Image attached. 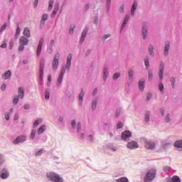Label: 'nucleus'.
Here are the masks:
<instances>
[{
	"mask_svg": "<svg viewBox=\"0 0 182 182\" xmlns=\"http://www.w3.org/2000/svg\"><path fill=\"white\" fill-rule=\"evenodd\" d=\"M47 177L53 182H63V179L53 172L47 173Z\"/></svg>",
	"mask_w": 182,
	"mask_h": 182,
	"instance_id": "1",
	"label": "nucleus"
},
{
	"mask_svg": "<svg viewBox=\"0 0 182 182\" xmlns=\"http://www.w3.org/2000/svg\"><path fill=\"white\" fill-rule=\"evenodd\" d=\"M156 177V170L151 169V171H148L144 181V182H150L153 181L154 180V178Z\"/></svg>",
	"mask_w": 182,
	"mask_h": 182,
	"instance_id": "2",
	"label": "nucleus"
},
{
	"mask_svg": "<svg viewBox=\"0 0 182 182\" xmlns=\"http://www.w3.org/2000/svg\"><path fill=\"white\" fill-rule=\"evenodd\" d=\"M43 68H45V60H41V64H40V75H39L40 85L43 84Z\"/></svg>",
	"mask_w": 182,
	"mask_h": 182,
	"instance_id": "3",
	"label": "nucleus"
},
{
	"mask_svg": "<svg viewBox=\"0 0 182 182\" xmlns=\"http://www.w3.org/2000/svg\"><path fill=\"white\" fill-rule=\"evenodd\" d=\"M60 58V55L59 54V53H57L55 55L54 59L53 60V65H52L53 70H56V69H58V66H59Z\"/></svg>",
	"mask_w": 182,
	"mask_h": 182,
	"instance_id": "4",
	"label": "nucleus"
},
{
	"mask_svg": "<svg viewBox=\"0 0 182 182\" xmlns=\"http://www.w3.org/2000/svg\"><path fill=\"white\" fill-rule=\"evenodd\" d=\"M43 38H41L37 47L36 55L39 58L41 56V53L42 52V47L43 46Z\"/></svg>",
	"mask_w": 182,
	"mask_h": 182,
	"instance_id": "5",
	"label": "nucleus"
},
{
	"mask_svg": "<svg viewBox=\"0 0 182 182\" xmlns=\"http://www.w3.org/2000/svg\"><path fill=\"white\" fill-rule=\"evenodd\" d=\"M127 149H130L131 150H133L134 149H139V144H137V142H136L135 141H132L127 144Z\"/></svg>",
	"mask_w": 182,
	"mask_h": 182,
	"instance_id": "6",
	"label": "nucleus"
},
{
	"mask_svg": "<svg viewBox=\"0 0 182 182\" xmlns=\"http://www.w3.org/2000/svg\"><path fill=\"white\" fill-rule=\"evenodd\" d=\"M66 72V70L65 69V67H63L61 73L58 77V79L57 80V86H59L60 83L62 82V78L63 77V75H65V73Z\"/></svg>",
	"mask_w": 182,
	"mask_h": 182,
	"instance_id": "7",
	"label": "nucleus"
},
{
	"mask_svg": "<svg viewBox=\"0 0 182 182\" xmlns=\"http://www.w3.org/2000/svg\"><path fill=\"white\" fill-rule=\"evenodd\" d=\"M26 140V137L24 136H18L14 141V144H18V143H22Z\"/></svg>",
	"mask_w": 182,
	"mask_h": 182,
	"instance_id": "8",
	"label": "nucleus"
},
{
	"mask_svg": "<svg viewBox=\"0 0 182 182\" xmlns=\"http://www.w3.org/2000/svg\"><path fill=\"white\" fill-rule=\"evenodd\" d=\"M129 137H132V132L129 131H125L122 134V140H127Z\"/></svg>",
	"mask_w": 182,
	"mask_h": 182,
	"instance_id": "9",
	"label": "nucleus"
},
{
	"mask_svg": "<svg viewBox=\"0 0 182 182\" xmlns=\"http://www.w3.org/2000/svg\"><path fill=\"white\" fill-rule=\"evenodd\" d=\"M28 42H29V41L25 36H21L19 39V45H23L24 46H26V45H28Z\"/></svg>",
	"mask_w": 182,
	"mask_h": 182,
	"instance_id": "10",
	"label": "nucleus"
},
{
	"mask_svg": "<svg viewBox=\"0 0 182 182\" xmlns=\"http://www.w3.org/2000/svg\"><path fill=\"white\" fill-rule=\"evenodd\" d=\"M155 146L156 145L154 144V142L147 141L145 143V149H147L148 150H152Z\"/></svg>",
	"mask_w": 182,
	"mask_h": 182,
	"instance_id": "11",
	"label": "nucleus"
},
{
	"mask_svg": "<svg viewBox=\"0 0 182 182\" xmlns=\"http://www.w3.org/2000/svg\"><path fill=\"white\" fill-rule=\"evenodd\" d=\"M164 70V64L161 63L160 65V68H159V80H163V72Z\"/></svg>",
	"mask_w": 182,
	"mask_h": 182,
	"instance_id": "12",
	"label": "nucleus"
},
{
	"mask_svg": "<svg viewBox=\"0 0 182 182\" xmlns=\"http://www.w3.org/2000/svg\"><path fill=\"white\" fill-rule=\"evenodd\" d=\"M169 49H170V42L166 41L165 43L164 51V53L165 56H167V55H168Z\"/></svg>",
	"mask_w": 182,
	"mask_h": 182,
	"instance_id": "13",
	"label": "nucleus"
},
{
	"mask_svg": "<svg viewBox=\"0 0 182 182\" xmlns=\"http://www.w3.org/2000/svg\"><path fill=\"white\" fill-rule=\"evenodd\" d=\"M23 96H25V89L23 87H20L18 88V97L20 99H23Z\"/></svg>",
	"mask_w": 182,
	"mask_h": 182,
	"instance_id": "14",
	"label": "nucleus"
},
{
	"mask_svg": "<svg viewBox=\"0 0 182 182\" xmlns=\"http://www.w3.org/2000/svg\"><path fill=\"white\" fill-rule=\"evenodd\" d=\"M11 76H12V73H11V70H8L2 75V79H11Z\"/></svg>",
	"mask_w": 182,
	"mask_h": 182,
	"instance_id": "15",
	"label": "nucleus"
},
{
	"mask_svg": "<svg viewBox=\"0 0 182 182\" xmlns=\"http://www.w3.org/2000/svg\"><path fill=\"white\" fill-rule=\"evenodd\" d=\"M48 14H43L41 21V26H45V22L48 21Z\"/></svg>",
	"mask_w": 182,
	"mask_h": 182,
	"instance_id": "16",
	"label": "nucleus"
},
{
	"mask_svg": "<svg viewBox=\"0 0 182 182\" xmlns=\"http://www.w3.org/2000/svg\"><path fill=\"white\" fill-rule=\"evenodd\" d=\"M23 35H24V36H26V38H31V31L29 30V28H24Z\"/></svg>",
	"mask_w": 182,
	"mask_h": 182,
	"instance_id": "17",
	"label": "nucleus"
},
{
	"mask_svg": "<svg viewBox=\"0 0 182 182\" xmlns=\"http://www.w3.org/2000/svg\"><path fill=\"white\" fill-rule=\"evenodd\" d=\"M86 35H87V28H85L82 33L80 43H83V42H85V38H86Z\"/></svg>",
	"mask_w": 182,
	"mask_h": 182,
	"instance_id": "18",
	"label": "nucleus"
},
{
	"mask_svg": "<svg viewBox=\"0 0 182 182\" xmlns=\"http://www.w3.org/2000/svg\"><path fill=\"white\" fill-rule=\"evenodd\" d=\"M129 19H130V16L129 15H127L124 19L121 29H124V28H125L127 22H129Z\"/></svg>",
	"mask_w": 182,
	"mask_h": 182,
	"instance_id": "19",
	"label": "nucleus"
},
{
	"mask_svg": "<svg viewBox=\"0 0 182 182\" xmlns=\"http://www.w3.org/2000/svg\"><path fill=\"white\" fill-rule=\"evenodd\" d=\"M142 34H143V39H146V38H147V26H146V25L143 26Z\"/></svg>",
	"mask_w": 182,
	"mask_h": 182,
	"instance_id": "20",
	"label": "nucleus"
},
{
	"mask_svg": "<svg viewBox=\"0 0 182 182\" xmlns=\"http://www.w3.org/2000/svg\"><path fill=\"white\" fill-rule=\"evenodd\" d=\"M136 9H137V2L134 1L131 9V15L132 16L134 15V11H136Z\"/></svg>",
	"mask_w": 182,
	"mask_h": 182,
	"instance_id": "21",
	"label": "nucleus"
},
{
	"mask_svg": "<svg viewBox=\"0 0 182 182\" xmlns=\"http://www.w3.org/2000/svg\"><path fill=\"white\" fill-rule=\"evenodd\" d=\"M144 79H141V80H139V88L140 89V90H143L144 89Z\"/></svg>",
	"mask_w": 182,
	"mask_h": 182,
	"instance_id": "22",
	"label": "nucleus"
},
{
	"mask_svg": "<svg viewBox=\"0 0 182 182\" xmlns=\"http://www.w3.org/2000/svg\"><path fill=\"white\" fill-rule=\"evenodd\" d=\"M45 130H46V126L45 125H42L40 128H38V129L37 130V133L38 134H42V133H43V132H45Z\"/></svg>",
	"mask_w": 182,
	"mask_h": 182,
	"instance_id": "23",
	"label": "nucleus"
},
{
	"mask_svg": "<svg viewBox=\"0 0 182 182\" xmlns=\"http://www.w3.org/2000/svg\"><path fill=\"white\" fill-rule=\"evenodd\" d=\"M168 180L171 182H181V180H180V178L177 176H173L171 178H168Z\"/></svg>",
	"mask_w": 182,
	"mask_h": 182,
	"instance_id": "24",
	"label": "nucleus"
},
{
	"mask_svg": "<svg viewBox=\"0 0 182 182\" xmlns=\"http://www.w3.org/2000/svg\"><path fill=\"white\" fill-rule=\"evenodd\" d=\"M58 11H59V5L55 6L52 14H51V18H55V16L56 14H58Z\"/></svg>",
	"mask_w": 182,
	"mask_h": 182,
	"instance_id": "25",
	"label": "nucleus"
},
{
	"mask_svg": "<svg viewBox=\"0 0 182 182\" xmlns=\"http://www.w3.org/2000/svg\"><path fill=\"white\" fill-rule=\"evenodd\" d=\"M8 177H9V173H8V171H4V172L1 174V178H3V180L8 178Z\"/></svg>",
	"mask_w": 182,
	"mask_h": 182,
	"instance_id": "26",
	"label": "nucleus"
},
{
	"mask_svg": "<svg viewBox=\"0 0 182 182\" xmlns=\"http://www.w3.org/2000/svg\"><path fill=\"white\" fill-rule=\"evenodd\" d=\"M175 147H177V149H182V141H176L174 143Z\"/></svg>",
	"mask_w": 182,
	"mask_h": 182,
	"instance_id": "27",
	"label": "nucleus"
},
{
	"mask_svg": "<svg viewBox=\"0 0 182 182\" xmlns=\"http://www.w3.org/2000/svg\"><path fill=\"white\" fill-rule=\"evenodd\" d=\"M133 74H134L133 70H129L128 71L129 79L132 82H133Z\"/></svg>",
	"mask_w": 182,
	"mask_h": 182,
	"instance_id": "28",
	"label": "nucleus"
},
{
	"mask_svg": "<svg viewBox=\"0 0 182 182\" xmlns=\"http://www.w3.org/2000/svg\"><path fill=\"white\" fill-rule=\"evenodd\" d=\"M97 105V97H95L93 101H92V108L93 109H96V105Z\"/></svg>",
	"mask_w": 182,
	"mask_h": 182,
	"instance_id": "29",
	"label": "nucleus"
},
{
	"mask_svg": "<svg viewBox=\"0 0 182 182\" xmlns=\"http://www.w3.org/2000/svg\"><path fill=\"white\" fill-rule=\"evenodd\" d=\"M154 48H153V46H149V55H151V56H154Z\"/></svg>",
	"mask_w": 182,
	"mask_h": 182,
	"instance_id": "30",
	"label": "nucleus"
},
{
	"mask_svg": "<svg viewBox=\"0 0 182 182\" xmlns=\"http://www.w3.org/2000/svg\"><path fill=\"white\" fill-rule=\"evenodd\" d=\"M128 181H129V179H127V178L126 177L120 178L116 181V182H128Z\"/></svg>",
	"mask_w": 182,
	"mask_h": 182,
	"instance_id": "31",
	"label": "nucleus"
},
{
	"mask_svg": "<svg viewBox=\"0 0 182 182\" xmlns=\"http://www.w3.org/2000/svg\"><path fill=\"white\" fill-rule=\"evenodd\" d=\"M40 123H42V119H36L33 123V127H36L37 126H39Z\"/></svg>",
	"mask_w": 182,
	"mask_h": 182,
	"instance_id": "32",
	"label": "nucleus"
},
{
	"mask_svg": "<svg viewBox=\"0 0 182 182\" xmlns=\"http://www.w3.org/2000/svg\"><path fill=\"white\" fill-rule=\"evenodd\" d=\"M53 4H54L53 0L49 1L48 11H52V8H53Z\"/></svg>",
	"mask_w": 182,
	"mask_h": 182,
	"instance_id": "33",
	"label": "nucleus"
},
{
	"mask_svg": "<svg viewBox=\"0 0 182 182\" xmlns=\"http://www.w3.org/2000/svg\"><path fill=\"white\" fill-rule=\"evenodd\" d=\"M148 79L149 81L153 80V71L151 70L149 71Z\"/></svg>",
	"mask_w": 182,
	"mask_h": 182,
	"instance_id": "34",
	"label": "nucleus"
},
{
	"mask_svg": "<svg viewBox=\"0 0 182 182\" xmlns=\"http://www.w3.org/2000/svg\"><path fill=\"white\" fill-rule=\"evenodd\" d=\"M83 96H85V93L83 92V90H82L79 95L80 102H83Z\"/></svg>",
	"mask_w": 182,
	"mask_h": 182,
	"instance_id": "35",
	"label": "nucleus"
},
{
	"mask_svg": "<svg viewBox=\"0 0 182 182\" xmlns=\"http://www.w3.org/2000/svg\"><path fill=\"white\" fill-rule=\"evenodd\" d=\"M159 89L160 92L164 91V85H163V82H160L159 85Z\"/></svg>",
	"mask_w": 182,
	"mask_h": 182,
	"instance_id": "36",
	"label": "nucleus"
},
{
	"mask_svg": "<svg viewBox=\"0 0 182 182\" xmlns=\"http://www.w3.org/2000/svg\"><path fill=\"white\" fill-rule=\"evenodd\" d=\"M145 122H146V123H149V122H150V114L146 113V114H145Z\"/></svg>",
	"mask_w": 182,
	"mask_h": 182,
	"instance_id": "37",
	"label": "nucleus"
},
{
	"mask_svg": "<svg viewBox=\"0 0 182 182\" xmlns=\"http://www.w3.org/2000/svg\"><path fill=\"white\" fill-rule=\"evenodd\" d=\"M107 68H104V80H106L107 79Z\"/></svg>",
	"mask_w": 182,
	"mask_h": 182,
	"instance_id": "38",
	"label": "nucleus"
},
{
	"mask_svg": "<svg viewBox=\"0 0 182 182\" xmlns=\"http://www.w3.org/2000/svg\"><path fill=\"white\" fill-rule=\"evenodd\" d=\"M144 63L146 69H149V68L150 67V63H149V58H146L144 60Z\"/></svg>",
	"mask_w": 182,
	"mask_h": 182,
	"instance_id": "39",
	"label": "nucleus"
},
{
	"mask_svg": "<svg viewBox=\"0 0 182 182\" xmlns=\"http://www.w3.org/2000/svg\"><path fill=\"white\" fill-rule=\"evenodd\" d=\"M119 77H120V73H116L114 74L113 75L114 80H117V79H119Z\"/></svg>",
	"mask_w": 182,
	"mask_h": 182,
	"instance_id": "40",
	"label": "nucleus"
},
{
	"mask_svg": "<svg viewBox=\"0 0 182 182\" xmlns=\"http://www.w3.org/2000/svg\"><path fill=\"white\" fill-rule=\"evenodd\" d=\"M8 26V24L5 23L0 28V32H3V31H5L6 29V27Z\"/></svg>",
	"mask_w": 182,
	"mask_h": 182,
	"instance_id": "41",
	"label": "nucleus"
},
{
	"mask_svg": "<svg viewBox=\"0 0 182 182\" xmlns=\"http://www.w3.org/2000/svg\"><path fill=\"white\" fill-rule=\"evenodd\" d=\"M19 33H21V28H19V25H17V29L16 32V38L18 36Z\"/></svg>",
	"mask_w": 182,
	"mask_h": 182,
	"instance_id": "42",
	"label": "nucleus"
},
{
	"mask_svg": "<svg viewBox=\"0 0 182 182\" xmlns=\"http://www.w3.org/2000/svg\"><path fill=\"white\" fill-rule=\"evenodd\" d=\"M36 134V130H33L31 132L30 139H31V140H33V139L35 137Z\"/></svg>",
	"mask_w": 182,
	"mask_h": 182,
	"instance_id": "43",
	"label": "nucleus"
},
{
	"mask_svg": "<svg viewBox=\"0 0 182 182\" xmlns=\"http://www.w3.org/2000/svg\"><path fill=\"white\" fill-rule=\"evenodd\" d=\"M18 102H19V98L18 97V96H15L13 100V103H14V105H16Z\"/></svg>",
	"mask_w": 182,
	"mask_h": 182,
	"instance_id": "44",
	"label": "nucleus"
},
{
	"mask_svg": "<svg viewBox=\"0 0 182 182\" xmlns=\"http://www.w3.org/2000/svg\"><path fill=\"white\" fill-rule=\"evenodd\" d=\"M43 153V149H41L38 151L37 153H36V156L38 157L39 156H42Z\"/></svg>",
	"mask_w": 182,
	"mask_h": 182,
	"instance_id": "45",
	"label": "nucleus"
},
{
	"mask_svg": "<svg viewBox=\"0 0 182 182\" xmlns=\"http://www.w3.org/2000/svg\"><path fill=\"white\" fill-rule=\"evenodd\" d=\"M74 29H75V26H73V25L70 26V28L69 30V33H70V34L73 33Z\"/></svg>",
	"mask_w": 182,
	"mask_h": 182,
	"instance_id": "46",
	"label": "nucleus"
},
{
	"mask_svg": "<svg viewBox=\"0 0 182 182\" xmlns=\"http://www.w3.org/2000/svg\"><path fill=\"white\" fill-rule=\"evenodd\" d=\"M163 170L164 171H170V170H171V167H170V166H164V168H163Z\"/></svg>",
	"mask_w": 182,
	"mask_h": 182,
	"instance_id": "47",
	"label": "nucleus"
},
{
	"mask_svg": "<svg viewBox=\"0 0 182 182\" xmlns=\"http://www.w3.org/2000/svg\"><path fill=\"white\" fill-rule=\"evenodd\" d=\"M171 85H172V87H174V85L176 83V79H174V77L171 78L170 80Z\"/></svg>",
	"mask_w": 182,
	"mask_h": 182,
	"instance_id": "48",
	"label": "nucleus"
},
{
	"mask_svg": "<svg viewBox=\"0 0 182 182\" xmlns=\"http://www.w3.org/2000/svg\"><path fill=\"white\" fill-rule=\"evenodd\" d=\"M71 126H72L73 129H75V127H76V121H75V119L72 120Z\"/></svg>",
	"mask_w": 182,
	"mask_h": 182,
	"instance_id": "49",
	"label": "nucleus"
},
{
	"mask_svg": "<svg viewBox=\"0 0 182 182\" xmlns=\"http://www.w3.org/2000/svg\"><path fill=\"white\" fill-rule=\"evenodd\" d=\"M122 127H123V124L121 122H118L117 125V129H122Z\"/></svg>",
	"mask_w": 182,
	"mask_h": 182,
	"instance_id": "50",
	"label": "nucleus"
},
{
	"mask_svg": "<svg viewBox=\"0 0 182 182\" xmlns=\"http://www.w3.org/2000/svg\"><path fill=\"white\" fill-rule=\"evenodd\" d=\"M25 46H23V45H20L19 46H18V50L20 51V52H22V50H23V49H25V47H24Z\"/></svg>",
	"mask_w": 182,
	"mask_h": 182,
	"instance_id": "51",
	"label": "nucleus"
},
{
	"mask_svg": "<svg viewBox=\"0 0 182 182\" xmlns=\"http://www.w3.org/2000/svg\"><path fill=\"white\" fill-rule=\"evenodd\" d=\"M119 12H120L121 14H123V12H124V5H122V6H120V8H119Z\"/></svg>",
	"mask_w": 182,
	"mask_h": 182,
	"instance_id": "52",
	"label": "nucleus"
},
{
	"mask_svg": "<svg viewBox=\"0 0 182 182\" xmlns=\"http://www.w3.org/2000/svg\"><path fill=\"white\" fill-rule=\"evenodd\" d=\"M48 86L50 85V82H52V76L51 75H48Z\"/></svg>",
	"mask_w": 182,
	"mask_h": 182,
	"instance_id": "53",
	"label": "nucleus"
},
{
	"mask_svg": "<svg viewBox=\"0 0 182 182\" xmlns=\"http://www.w3.org/2000/svg\"><path fill=\"white\" fill-rule=\"evenodd\" d=\"M45 97L46 100L49 99V91L48 90L46 91Z\"/></svg>",
	"mask_w": 182,
	"mask_h": 182,
	"instance_id": "54",
	"label": "nucleus"
},
{
	"mask_svg": "<svg viewBox=\"0 0 182 182\" xmlns=\"http://www.w3.org/2000/svg\"><path fill=\"white\" fill-rule=\"evenodd\" d=\"M70 65H71V61H67L66 68L70 69Z\"/></svg>",
	"mask_w": 182,
	"mask_h": 182,
	"instance_id": "55",
	"label": "nucleus"
},
{
	"mask_svg": "<svg viewBox=\"0 0 182 182\" xmlns=\"http://www.w3.org/2000/svg\"><path fill=\"white\" fill-rule=\"evenodd\" d=\"M4 156L0 154V166L4 163Z\"/></svg>",
	"mask_w": 182,
	"mask_h": 182,
	"instance_id": "56",
	"label": "nucleus"
},
{
	"mask_svg": "<svg viewBox=\"0 0 182 182\" xmlns=\"http://www.w3.org/2000/svg\"><path fill=\"white\" fill-rule=\"evenodd\" d=\"M151 99V94H148L146 96V102H149Z\"/></svg>",
	"mask_w": 182,
	"mask_h": 182,
	"instance_id": "57",
	"label": "nucleus"
},
{
	"mask_svg": "<svg viewBox=\"0 0 182 182\" xmlns=\"http://www.w3.org/2000/svg\"><path fill=\"white\" fill-rule=\"evenodd\" d=\"M72 61V54H69L68 56V61L67 62H71Z\"/></svg>",
	"mask_w": 182,
	"mask_h": 182,
	"instance_id": "58",
	"label": "nucleus"
},
{
	"mask_svg": "<svg viewBox=\"0 0 182 182\" xmlns=\"http://www.w3.org/2000/svg\"><path fill=\"white\" fill-rule=\"evenodd\" d=\"M53 45H55V40H51L50 43V46L53 48Z\"/></svg>",
	"mask_w": 182,
	"mask_h": 182,
	"instance_id": "59",
	"label": "nucleus"
},
{
	"mask_svg": "<svg viewBox=\"0 0 182 182\" xmlns=\"http://www.w3.org/2000/svg\"><path fill=\"white\" fill-rule=\"evenodd\" d=\"M115 114H116V117H119L120 114V109H117Z\"/></svg>",
	"mask_w": 182,
	"mask_h": 182,
	"instance_id": "60",
	"label": "nucleus"
},
{
	"mask_svg": "<svg viewBox=\"0 0 182 182\" xmlns=\"http://www.w3.org/2000/svg\"><path fill=\"white\" fill-rule=\"evenodd\" d=\"M80 127H81L80 122H78L77 126V132H79V130H80Z\"/></svg>",
	"mask_w": 182,
	"mask_h": 182,
	"instance_id": "61",
	"label": "nucleus"
},
{
	"mask_svg": "<svg viewBox=\"0 0 182 182\" xmlns=\"http://www.w3.org/2000/svg\"><path fill=\"white\" fill-rule=\"evenodd\" d=\"M13 48H14V41H11L10 42L9 49H12Z\"/></svg>",
	"mask_w": 182,
	"mask_h": 182,
	"instance_id": "62",
	"label": "nucleus"
},
{
	"mask_svg": "<svg viewBox=\"0 0 182 182\" xmlns=\"http://www.w3.org/2000/svg\"><path fill=\"white\" fill-rule=\"evenodd\" d=\"M108 38H110V34H107L103 36V39L105 40L107 39Z\"/></svg>",
	"mask_w": 182,
	"mask_h": 182,
	"instance_id": "63",
	"label": "nucleus"
},
{
	"mask_svg": "<svg viewBox=\"0 0 182 182\" xmlns=\"http://www.w3.org/2000/svg\"><path fill=\"white\" fill-rule=\"evenodd\" d=\"M0 48L5 49V48H6V43H4L2 45H1Z\"/></svg>",
	"mask_w": 182,
	"mask_h": 182,
	"instance_id": "64",
	"label": "nucleus"
}]
</instances>
